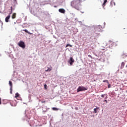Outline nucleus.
I'll use <instances>...</instances> for the list:
<instances>
[{
    "mask_svg": "<svg viewBox=\"0 0 127 127\" xmlns=\"http://www.w3.org/2000/svg\"><path fill=\"white\" fill-rule=\"evenodd\" d=\"M80 0H73L71 2L70 5L72 7L75 8L77 10H79L81 8V2Z\"/></svg>",
    "mask_w": 127,
    "mask_h": 127,
    "instance_id": "f257e3e1",
    "label": "nucleus"
},
{
    "mask_svg": "<svg viewBox=\"0 0 127 127\" xmlns=\"http://www.w3.org/2000/svg\"><path fill=\"white\" fill-rule=\"evenodd\" d=\"M88 90V88L84 87V86H79L77 89V92H82L83 91H86Z\"/></svg>",
    "mask_w": 127,
    "mask_h": 127,
    "instance_id": "f03ea898",
    "label": "nucleus"
},
{
    "mask_svg": "<svg viewBox=\"0 0 127 127\" xmlns=\"http://www.w3.org/2000/svg\"><path fill=\"white\" fill-rule=\"evenodd\" d=\"M18 46H19V47L23 48V49H24V48H25V44L24 43V42H23L22 41H20L18 43Z\"/></svg>",
    "mask_w": 127,
    "mask_h": 127,
    "instance_id": "7ed1b4c3",
    "label": "nucleus"
},
{
    "mask_svg": "<svg viewBox=\"0 0 127 127\" xmlns=\"http://www.w3.org/2000/svg\"><path fill=\"white\" fill-rule=\"evenodd\" d=\"M73 62H75V60H74V59H73V58L70 57V60H69L70 65H73Z\"/></svg>",
    "mask_w": 127,
    "mask_h": 127,
    "instance_id": "20e7f679",
    "label": "nucleus"
},
{
    "mask_svg": "<svg viewBox=\"0 0 127 127\" xmlns=\"http://www.w3.org/2000/svg\"><path fill=\"white\" fill-rule=\"evenodd\" d=\"M9 18H10V14H9V15L5 18V22H8L9 21Z\"/></svg>",
    "mask_w": 127,
    "mask_h": 127,
    "instance_id": "39448f33",
    "label": "nucleus"
},
{
    "mask_svg": "<svg viewBox=\"0 0 127 127\" xmlns=\"http://www.w3.org/2000/svg\"><path fill=\"white\" fill-rule=\"evenodd\" d=\"M59 12H61V13H65L66 12V11L64 8H60L59 9Z\"/></svg>",
    "mask_w": 127,
    "mask_h": 127,
    "instance_id": "423d86ee",
    "label": "nucleus"
},
{
    "mask_svg": "<svg viewBox=\"0 0 127 127\" xmlns=\"http://www.w3.org/2000/svg\"><path fill=\"white\" fill-rule=\"evenodd\" d=\"M12 19H14V18H16V13H13L12 15Z\"/></svg>",
    "mask_w": 127,
    "mask_h": 127,
    "instance_id": "0eeeda50",
    "label": "nucleus"
},
{
    "mask_svg": "<svg viewBox=\"0 0 127 127\" xmlns=\"http://www.w3.org/2000/svg\"><path fill=\"white\" fill-rule=\"evenodd\" d=\"M108 1V0H104L103 3L102 4L103 7H105L106 6V3H107V2Z\"/></svg>",
    "mask_w": 127,
    "mask_h": 127,
    "instance_id": "6e6552de",
    "label": "nucleus"
},
{
    "mask_svg": "<svg viewBox=\"0 0 127 127\" xmlns=\"http://www.w3.org/2000/svg\"><path fill=\"white\" fill-rule=\"evenodd\" d=\"M52 70V67H48V69L47 70H46V72H50V71H51Z\"/></svg>",
    "mask_w": 127,
    "mask_h": 127,
    "instance_id": "1a4fd4ad",
    "label": "nucleus"
},
{
    "mask_svg": "<svg viewBox=\"0 0 127 127\" xmlns=\"http://www.w3.org/2000/svg\"><path fill=\"white\" fill-rule=\"evenodd\" d=\"M9 85L10 86V90L12 89V82L10 81H9Z\"/></svg>",
    "mask_w": 127,
    "mask_h": 127,
    "instance_id": "9d476101",
    "label": "nucleus"
},
{
    "mask_svg": "<svg viewBox=\"0 0 127 127\" xmlns=\"http://www.w3.org/2000/svg\"><path fill=\"white\" fill-rule=\"evenodd\" d=\"M23 31H25V32H26V33H28V34H30V35L32 34V33L28 32V31L26 29L23 30Z\"/></svg>",
    "mask_w": 127,
    "mask_h": 127,
    "instance_id": "9b49d317",
    "label": "nucleus"
},
{
    "mask_svg": "<svg viewBox=\"0 0 127 127\" xmlns=\"http://www.w3.org/2000/svg\"><path fill=\"white\" fill-rule=\"evenodd\" d=\"M111 5L113 6V5H116V2H115L114 1L112 0L111 1Z\"/></svg>",
    "mask_w": 127,
    "mask_h": 127,
    "instance_id": "f8f14e48",
    "label": "nucleus"
},
{
    "mask_svg": "<svg viewBox=\"0 0 127 127\" xmlns=\"http://www.w3.org/2000/svg\"><path fill=\"white\" fill-rule=\"evenodd\" d=\"M19 97V94L18 93H16L15 94V98H18Z\"/></svg>",
    "mask_w": 127,
    "mask_h": 127,
    "instance_id": "ddd939ff",
    "label": "nucleus"
},
{
    "mask_svg": "<svg viewBox=\"0 0 127 127\" xmlns=\"http://www.w3.org/2000/svg\"><path fill=\"white\" fill-rule=\"evenodd\" d=\"M125 64H126L125 63V62H122L121 64V68H124V67H125Z\"/></svg>",
    "mask_w": 127,
    "mask_h": 127,
    "instance_id": "4468645a",
    "label": "nucleus"
},
{
    "mask_svg": "<svg viewBox=\"0 0 127 127\" xmlns=\"http://www.w3.org/2000/svg\"><path fill=\"white\" fill-rule=\"evenodd\" d=\"M68 46H69V47H72V45H70V44H67L66 46H65V48L68 47Z\"/></svg>",
    "mask_w": 127,
    "mask_h": 127,
    "instance_id": "2eb2a0df",
    "label": "nucleus"
},
{
    "mask_svg": "<svg viewBox=\"0 0 127 127\" xmlns=\"http://www.w3.org/2000/svg\"><path fill=\"white\" fill-rule=\"evenodd\" d=\"M10 8H11V10L9 14H11V13H12V6H11Z\"/></svg>",
    "mask_w": 127,
    "mask_h": 127,
    "instance_id": "dca6fc26",
    "label": "nucleus"
},
{
    "mask_svg": "<svg viewBox=\"0 0 127 127\" xmlns=\"http://www.w3.org/2000/svg\"><path fill=\"white\" fill-rule=\"evenodd\" d=\"M94 112H95V113H98V109H97V108H95V109H94Z\"/></svg>",
    "mask_w": 127,
    "mask_h": 127,
    "instance_id": "f3484780",
    "label": "nucleus"
},
{
    "mask_svg": "<svg viewBox=\"0 0 127 127\" xmlns=\"http://www.w3.org/2000/svg\"><path fill=\"white\" fill-rule=\"evenodd\" d=\"M104 83H109V80H103Z\"/></svg>",
    "mask_w": 127,
    "mask_h": 127,
    "instance_id": "a211bd4d",
    "label": "nucleus"
},
{
    "mask_svg": "<svg viewBox=\"0 0 127 127\" xmlns=\"http://www.w3.org/2000/svg\"><path fill=\"white\" fill-rule=\"evenodd\" d=\"M44 88H45V89L46 90H47V85L45 84V85H44Z\"/></svg>",
    "mask_w": 127,
    "mask_h": 127,
    "instance_id": "6ab92c4d",
    "label": "nucleus"
},
{
    "mask_svg": "<svg viewBox=\"0 0 127 127\" xmlns=\"http://www.w3.org/2000/svg\"><path fill=\"white\" fill-rule=\"evenodd\" d=\"M105 96H107V94H102V95H101L102 98H104Z\"/></svg>",
    "mask_w": 127,
    "mask_h": 127,
    "instance_id": "aec40b11",
    "label": "nucleus"
},
{
    "mask_svg": "<svg viewBox=\"0 0 127 127\" xmlns=\"http://www.w3.org/2000/svg\"><path fill=\"white\" fill-rule=\"evenodd\" d=\"M52 110H53L54 111H57V108L54 107L52 108Z\"/></svg>",
    "mask_w": 127,
    "mask_h": 127,
    "instance_id": "412c9836",
    "label": "nucleus"
},
{
    "mask_svg": "<svg viewBox=\"0 0 127 127\" xmlns=\"http://www.w3.org/2000/svg\"><path fill=\"white\" fill-rule=\"evenodd\" d=\"M88 57H89V58H91V59H93V57H92V56H91L90 55H89Z\"/></svg>",
    "mask_w": 127,
    "mask_h": 127,
    "instance_id": "4be33fe9",
    "label": "nucleus"
},
{
    "mask_svg": "<svg viewBox=\"0 0 127 127\" xmlns=\"http://www.w3.org/2000/svg\"><path fill=\"white\" fill-rule=\"evenodd\" d=\"M103 102H104V103H105H105H106V104H108V101H107V100H106V99H105V100H104Z\"/></svg>",
    "mask_w": 127,
    "mask_h": 127,
    "instance_id": "5701e85b",
    "label": "nucleus"
},
{
    "mask_svg": "<svg viewBox=\"0 0 127 127\" xmlns=\"http://www.w3.org/2000/svg\"><path fill=\"white\" fill-rule=\"evenodd\" d=\"M0 105H1V98H0Z\"/></svg>",
    "mask_w": 127,
    "mask_h": 127,
    "instance_id": "b1692460",
    "label": "nucleus"
},
{
    "mask_svg": "<svg viewBox=\"0 0 127 127\" xmlns=\"http://www.w3.org/2000/svg\"><path fill=\"white\" fill-rule=\"evenodd\" d=\"M106 96V97H105V99H108V96H107V95H105Z\"/></svg>",
    "mask_w": 127,
    "mask_h": 127,
    "instance_id": "393cba45",
    "label": "nucleus"
},
{
    "mask_svg": "<svg viewBox=\"0 0 127 127\" xmlns=\"http://www.w3.org/2000/svg\"><path fill=\"white\" fill-rule=\"evenodd\" d=\"M108 88H111V85L109 84Z\"/></svg>",
    "mask_w": 127,
    "mask_h": 127,
    "instance_id": "a878e982",
    "label": "nucleus"
},
{
    "mask_svg": "<svg viewBox=\"0 0 127 127\" xmlns=\"http://www.w3.org/2000/svg\"><path fill=\"white\" fill-rule=\"evenodd\" d=\"M47 110H46L45 111L43 110V112H47Z\"/></svg>",
    "mask_w": 127,
    "mask_h": 127,
    "instance_id": "bb28decb",
    "label": "nucleus"
},
{
    "mask_svg": "<svg viewBox=\"0 0 127 127\" xmlns=\"http://www.w3.org/2000/svg\"><path fill=\"white\" fill-rule=\"evenodd\" d=\"M42 103H45V101L42 102Z\"/></svg>",
    "mask_w": 127,
    "mask_h": 127,
    "instance_id": "cd10ccee",
    "label": "nucleus"
},
{
    "mask_svg": "<svg viewBox=\"0 0 127 127\" xmlns=\"http://www.w3.org/2000/svg\"><path fill=\"white\" fill-rule=\"evenodd\" d=\"M54 7H57V6H54Z\"/></svg>",
    "mask_w": 127,
    "mask_h": 127,
    "instance_id": "c85d7f7f",
    "label": "nucleus"
},
{
    "mask_svg": "<svg viewBox=\"0 0 127 127\" xmlns=\"http://www.w3.org/2000/svg\"><path fill=\"white\" fill-rule=\"evenodd\" d=\"M126 68H127V65H126Z\"/></svg>",
    "mask_w": 127,
    "mask_h": 127,
    "instance_id": "c756f323",
    "label": "nucleus"
},
{
    "mask_svg": "<svg viewBox=\"0 0 127 127\" xmlns=\"http://www.w3.org/2000/svg\"><path fill=\"white\" fill-rule=\"evenodd\" d=\"M95 30H97V29H95Z\"/></svg>",
    "mask_w": 127,
    "mask_h": 127,
    "instance_id": "7c9ffc66",
    "label": "nucleus"
}]
</instances>
